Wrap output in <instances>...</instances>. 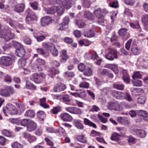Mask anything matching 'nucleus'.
Returning a JSON list of instances; mask_svg holds the SVG:
<instances>
[{"label": "nucleus", "instance_id": "5fc2aeb1", "mask_svg": "<svg viewBox=\"0 0 148 148\" xmlns=\"http://www.w3.org/2000/svg\"><path fill=\"white\" fill-rule=\"evenodd\" d=\"M30 120L26 119H24L21 120L20 121V123L21 125L27 127L28 123V121H30Z\"/></svg>", "mask_w": 148, "mask_h": 148}, {"label": "nucleus", "instance_id": "79ce46f5", "mask_svg": "<svg viewBox=\"0 0 148 148\" xmlns=\"http://www.w3.org/2000/svg\"><path fill=\"white\" fill-rule=\"evenodd\" d=\"M68 25L64 24L63 23L57 26V29L58 30H63L67 28Z\"/></svg>", "mask_w": 148, "mask_h": 148}, {"label": "nucleus", "instance_id": "4468645a", "mask_svg": "<svg viewBox=\"0 0 148 148\" xmlns=\"http://www.w3.org/2000/svg\"><path fill=\"white\" fill-rule=\"evenodd\" d=\"M66 110L71 113L80 114L82 113V110L79 108L74 107H68L66 108Z\"/></svg>", "mask_w": 148, "mask_h": 148}, {"label": "nucleus", "instance_id": "72a5a7b5", "mask_svg": "<svg viewBox=\"0 0 148 148\" xmlns=\"http://www.w3.org/2000/svg\"><path fill=\"white\" fill-rule=\"evenodd\" d=\"M25 87L27 89L32 90H35L36 88V87L29 81H26Z\"/></svg>", "mask_w": 148, "mask_h": 148}, {"label": "nucleus", "instance_id": "c85d7f7f", "mask_svg": "<svg viewBox=\"0 0 148 148\" xmlns=\"http://www.w3.org/2000/svg\"><path fill=\"white\" fill-rule=\"evenodd\" d=\"M130 25L132 28L137 29L139 32H140L141 31V29L139 25V22L138 21H137L134 22L130 23Z\"/></svg>", "mask_w": 148, "mask_h": 148}, {"label": "nucleus", "instance_id": "37998d69", "mask_svg": "<svg viewBox=\"0 0 148 148\" xmlns=\"http://www.w3.org/2000/svg\"><path fill=\"white\" fill-rule=\"evenodd\" d=\"M25 116L26 117H33L35 116V113L33 110H29L26 112L25 114Z\"/></svg>", "mask_w": 148, "mask_h": 148}, {"label": "nucleus", "instance_id": "a19ab883", "mask_svg": "<svg viewBox=\"0 0 148 148\" xmlns=\"http://www.w3.org/2000/svg\"><path fill=\"white\" fill-rule=\"evenodd\" d=\"M94 35V32L92 29L89 30L86 32L84 34V36L87 37H91Z\"/></svg>", "mask_w": 148, "mask_h": 148}, {"label": "nucleus", "instance_id": "cd10ccee", "mask_svg": "<svg viewBox=\"0 0 148 148\" xmlns=\"http://www.w3.org/2000/svg\"><path fill=\"white\" fill-rule=\"evenodd\" d=\"M84 15L85 17L88 20L92 21L95 19L94 16L89 12H85Z\"/></svg>", "mask_w": 148, "mask_h": 148}, {"label": "nucleus", "instance_id": "ddd939ff", "mask_svg": "<svg viewBox=\"0 0 148 148\" xmlns=\"http://www.w3.org/2000/svg\"><path fill=\"white\" fill-rule=\"evenodd\" d=\"M26 127L27 130L31 132L35 130L37 127V124L34 121L30 120Z\"/></svg>", "mask_w": 148, "mask_h": 148}, {"label": "nucleus", "instance_id": "338daca9", "mask_svg": "<svg viewBox=\"0 0 148 148\" xmlns=\"http://www.w3.org/2000/svg\"><path fill=\"white\" fill-rule=\"evenodd\" d=\"M35 38L38 42H41L44 40L45 38V36L40 35L38 36H35Z\"/></svg>", "mask_w": 148, "mask_h": 148}, {"label": "nucleus", "instance_id": "13d9d810", "mask_svg": "<svg viewBox=\"0 0 148 148\" xmlns=\"http://www.w3.org/2000/svg\"><path fill=\"white\" fill-rule=\"evenodd\" d=\"M89 83L87 82H82L79 84V86L80 88H87L89 87Z\"/></svg>", "mask_w": 148, "mask_h": 148}, {"label": "nucleus", "instance_id": "f3484780", "mask_svg": "<svg viewBox=\"0 0 148 148\" xmlns=\"http://www.w3.org/2000/svg\"><path fill=\"white\" fill-rule=\"evenodd\" d=\"M135 132L136 136L139 138H144L147 135L146 132L142 129H137L135 130Z\"/></svg>", "mask_w": 148, "mask_h": 148}, {"label": "nucleus", "instance_id": "774afa93", "mask_svg": "<svg viewBox=\"0 0 148 148\" xmlns=\"http://www.w3.org/2000/svg\"><path fill=\"white\" fill-rule=\"evenodd\" d=\"M4 80L6 82L10 83L12 81V78L11 77L8 75H5L4 77Z\"/></svg>", "mask_w": 148, "mask_h": 148}, {"label": "nucleus", "instance_id": "393cba45", "mask_svg": "<svg viewBox=\"0 0 148 148\" xmlns=\"http://www.w3.org/2000/svg\"><path fill=\"white\" fill-rule=\"evenodd\" d=\"M131 51L132 53L134 55L138 54L140 53V49L136 45H132L131 48Z\"/></svg>", "mask_w": 148, "mask_h": 148}, {"label": "nucleus", "instance_id": "7c9ffc66", "mask_svg": "<svg viewBox=\"0 0 148 148\" xmlns=\"http://www.w3.org/2000/svg\"><path fill=\"white\" fill-rule=\"evenodd\" d=\"M59 72L58 70H56L54 68H52L48 72V75L51 77H52L56 74H59Z\"/></svg>", "mask_w": 148, "mask_h": 148}, {"label": "nucleus", "instance_id": "6e6d98bb", "mask_svg": "<svg viewBox=\"0 0 148 148\" xmlns=\"http://www.w3.org/2000/svg\"><path fill=\"white\" fill-rule=\"evenodd\" d=\"M78 70L80 71H83L86 68V65L83 63H80L78 66Z\"/></svg>", "mask_w": 148, "mask_h": 148}, {"label": "nucleus", "instance_id": "f704fd0d", "mask_svg": "<svg viewBox=\"0 0 148 148\" xmlns=\"http://www.w3.org/2000/svg\"><path fill=\"white\" fill-rule=\"evenodd\" d=\"M120 136L118 133L114 132L112 134L110 139L113 140L118 141L120 140Z\"/></svg>", "mask_w": 148, "mask_h": 148}, {"label": "nucleus", "instance_id": "39448f33", "mask_svg": "<svg viewBox=\"0 0 148 148\" xmlns=\"http://www.w3.org/2000/svg\"><path fill=\"white\" fill-rule=\"evenodd\" d=\"M3 111L5 114L6 115V113L13 115L17 113V111L15 106L10 103L7 104L5 108L3 109Z\"/></svg>", "mask_w": 148, "mask_h": 148}, {"label": "nucleus", "instance_id": "e2e57ef3", "mask_svg": "<svg viewBox=\"0 0 148 148\" xmlns=\"http://www.w3.org/2000/svg\"><path fill=\"white\" fill-rule=\"evenodd\" d=\"M99 108L95 105H93L92 106L91 108L89 110V111L91 112H97L99 111Z\"/></svg>", "mask_w": 148, "mask_h": 148}, {"label": "nucleus", "instance_id": "3c124183", "mask_svg": "<svg viewBox=\"0 0 148 148\" xmlns=\"http://www.w3.org/2000/svg\"><path fill=\"white\" fill-rule=\"evenodd\" d=\"M12 145L13 148H23V147L22 145L16 142L12 143Z\"/></svg>", "mask_w": 148, "mask_h": 148}, {"label": "nucleus", "instance_id": "aec40b11", "mask_svg": "<svg viewBox=\"0 0 148 148\" xmlns=\"http://www.w3.org/2000/svg\"><path fill=\"white\" fill-rule=\"evenodd\" d=\"M119 106V104L117 102H110L108 103V108L110 110H116Z\"/></svg>", "mask_w": 148, "mask_h": 148}, {"label": "nucleus", "instance_id": "2eb2a0df", "mask_svg": "<svg viewBox=\"0 0 148 148\" xmlns=\"http://www.w3.org/2000/svg\"><path fill=\"white\" fill-rule=\"evenodd\" d=\"M112 95L116 99H124V93L116 90L112 91L111 93Z\"/></svg>", "mask_w": 148, "mask_h": 148}, {"label": "nucleus", "instance_id": "5701e85b", "mask_svg": "<svg viewBox=\"0 0 148 148\" xmlns=\"http://www.w3.org/2000/svg\"><path fill=\"white\" fill-rule=\"evenodd\" d=\"M25 9V5L23 3L17 4L14 6V11L18 13L23 12Z\"/></svg>", "mask_w": 148, "mask_h": 148}, {"label": "nucleus", "instance_id": "f8f14e48", "mask_svg": "<svg viewBox=\"0 0 148 148\" xmlns=\"http://www.w3.org/2000/svg\"><path fill=\"white\" fill-rule=\"evenodd\" d=\"M40 25L42 26H45L52 23L51 19L49 16H44L40 19Z\"/></svg>", "mask_w": 148, "mask_h": 148}, {"label": "nucleus", "instance_id": "c03bdc74", "mask_svg": "<svg viewBox=\"0 0 148 148\" xmlns=\"http://www.w3.org/2000/svg\"><path fill=\"white\" fill-rule=\"evenodd\" d=\"M124 99L129 102H131L133 101V99L130 95L128 92L124 93Z\"/></svg>", "mask_w": 148, "mask_h": 148}, {"label": "nucleus", "instance_id": "412c9836", "mask_svg": "<svg viewBox=\"0 0 148 148\" xmlns=\"http://www.w3.org/2000/svg\"><path fill=\"white\" fill-rule=\"evenodd\" d=\"M25 53V51L22 46H20V47L17 49L15 52V54L20 57H23Z\"/></svg>", "mask_w": 148, "mask_h": 148}, {"label": "nucleus", "instance_id": "49530a36", "mask_svg": "<svg viewBox=\"0 0 148 148\" xmlns=\"http://www.w3.org/2000/svg\"><path fill=\"white\" fill-rule=\"evenodd\" d=\"M113 87L114 88L120 90H123L124 89V85L123 84H120L118 83H116L114 84Z\"/></svg>", "mask_w": 148, "mask_h": 148}, {"label": "nucleus", "instance_id": "0eeeda50", "mask_svg": "<svg viewBox=\"0 0 148 148\" xmlns=\"http://www.w3.org/2000/svg\"><path fill=\"white\" fill-rule=\"evenodd\" d=\"M94 13L97 18H98V23L101 25H104V16L102 14V10L100 8L94 11Z\"/></svg>", "mask_w": 148, "mask_h": 148}, {"label": "nucleus", "instance_id": "052dcab7", "mask_svg": "<svg viewBox=\"0 0 148 148\" xmlns=\"http://www.w3.org/2000/svg\"><path fill=\"white\" fill-rule=\"evenodd\" d=\"M6 88L8 93L9 94V96L11 95H12L14 93V90L13 88L12 87L10 86H9L6 87Z\"/></svg>", "mask_w": 148, "mask_h": 148}, {"label": "nucleus", "instance_id": "09e8293b", "mask_svg": "<svg viewBox=\"0 0 148 148\" xmlns=\"http://www.w3.org/2000/svg\"><path fill=\"white\" fill-rule=\"evenodd\" d=\"M134 85L135 86L140 87L142 86V82L140 80H134L132 81Z\"/></svg>", "mask_w": 148, "mask_h": 148}, {"label": "nucleus", "instance_id": "dca6fc26", "mask_svg": "<svg viewBox=\"0 0 148 148\" xmlns=\"http://www.w3.org/2000/svg\"><path fill=\"white\" fill-rule=\"evenodd\" d=\"M84 57L85 58L88 60L92 59L93 60H97L99 58L98 55L96 52L92 53L89 51L86 52L85 53Z\"/></svg>", "mask_w": 148, "mask_h": 148}, {"label": "nucleus", "instance_id": "f03ea898", "mask_svg": "<svg viewBox=\"0 0 148 148\" xmlns=\"http://www.w3.org/2000/svg\"><path fill=\"white\" fill-rule=\"evenodd\" d=\"M14 34L11 32V29L5 26L4 29L0 33V37L4 38L6 41H9L15 37Z\"/></svg>", "mask_w": 148, "mask_h": 148}, {"label": "nucleus", "instance_id": "603ef678", "mask_svg": "<svg viewBox=\"0 0 148 148\" xmlns=\"http://www.w3.org/2000/svg\"><path fill=\"white\" fill-rule=\"evenodd\" d=\"M61 100L65 103L69 102L70 101V96L68 95H64L61 98Z\"/></svg>", "mask_w": 148, "mask_h": 148}, {"label": "nucleus", "instance_id": "473e14b6", "mask_svg": "<svg viewBox=\"0 0 148 148\" xmlns=\"http://www.w3.org/2000/svg\"><path fill=\"white\" fill-rule=\"evenodd\" d=\"M84 75L86 76H89L92 74V70L90 67H88L84 71Z\"/></svg>", "mask_w": 148, "mask_h": 148}, {"label": "nucleus", "instance_id": "9d476101", "mask_svg": "<svg viewBox=\"0 0 148 148\" xmlns=\"http://www.w3.org/2000/svg\"><path fill=\"white\" fill-rule=\"evenodd\" d=\"M45 61L40 59H37L34 63V67L36 70L38 71H42V67L44 65Z\"/></svg>", "mask_w": 148, "mask_h": 148}, {"label": "nucleus", "instance_id": "c756f323", "mask_svg": "<svg viewBox=\"0 0 148 148\" xmlns=\"http://www.w3.org/2000/svg\"><path fill=\"white\" fill-rule=\"evenodd\" d=\"M61 56V61L62 62H65L66 60L69 58V56L67 55L66 52L65 50L62 51V54Z\"/></svg>", "mask_w": 148, "mask_h": 148}, {"label": "nucleus", "instance_id": "ea45409f", "mask_svg": "<svg viewBox=\"0 0 148 148\" xmlns=\"http://www.w3.org/2000/svg\"><path fill=\"white\" fill-rule=\"evenodd\" d=\"M127 29L125 28H123L119 29L118 33L119 36H125L127 34Z\"/></svg>", "mask_w": 148, "mask_h": 148}, {"label": "nucleus", "instance_id": "20e7f679", "mask_svg": "<svg viewBox=\"0 0 148 148\" xmlns=\"http://www.w3.org/2000/svg\"><path fill=\"white\" fill-rule=\"evenodd\" d=\"M45 77V75L43 73H35L30 76V79L36 83L40 84L42 82Z\"/></svg>", "mask_w": 148, "mask_h": 148}, {"label": "nucleus", "instance_id": "4c0bfd02", "mask_svg": "<svg viewBox=\"0 0 148 148\" xmlns=\"http://www.w3.org/2000/svg\"><path fill=\"white\" fill-rule=\"evenodd\" d=\"M36 20V17L35 15H34L28 14L27 16L26 17V21L27 22Z\"/></svg>", "mask_w": 148, "mask_h": 148}, {"label": "nucleus", "instance_id": "c9c22d12", "mask_svg": "<svg viewBox=\"0 0 148 148\" xmlns=\"http://www.w3.org/2000/svg\"><path fill=\"white\" fill-rule=\"evenodd\" d=\"M95 0H93L95 1ZM93 1L92 0H82V2L83 6L87 8H89L90 7V2Z\"/></svg>", "mask_w": 148, "mask_h": 148}, {"label": "nucleus", "instance_id": "6e6552de", "mask_svg": "<svg viewBox=\"0 0 148 148\" xmlns=\"http://www.w3.org/2000/svg\"><path fill=\"white\" fill-rule=\"evenodd\" d=\"M108 52L106 56V58L109 60H113L117 57L116 51L112 48H110L108 49Z\"/></svg>", "mask_w": 148, "mask_h": 148}, {"label": "nucleus", "instance_id": "bf43d9fd", "mask_svg": "<svg viewBox=\"0 0 148 148\" xmlns=\"http://www.w3.org/2000/svg\"><path fill=\"white\" fill-rule=\"evenodd\" d=\"M142 77L141 75L138 71L134 72V74L132 75V77L134 79H135L136 78L140 79L142 78Z\"/></svg>", "mask_w": 148, "mask_h": 148}, {"label": "nucleus", "instance_id": "f257e3e1", "mask_svg": "<svg viewBox=\"0 0 148 148\" xmlns=\"http://www.w3.org/2000/svg\"><path fill=\"white\" fill-rule=\"evenodd\" d=\"M66 0H57V3L59 4L58 5L45 8V10L47 14H53L57 12L58 15L60 16L63 14L65 8L68 9L70 8L69 3L64 2Z\"/></svg>", "mask_w": 148, "mask_h": 148}, {"label": "nucleus", "instance_id": "0e129e2a", "mask_svg": "<svg viewBox=\"0 0 148 148\" xmlns=\"http://www.w3.org/2000/svg\"><path fill=\"white\" fill-rule=\"evenodd\" d=\"M19 65L21 66H23L25 65V60L23 59H19L18 61Z\"/></svg>", "mask_w": 148, "mask_h": 148}, {"label": "nucleus", "instance_id": "9b49d317", "mask_svg": "<svg viewBox=\"0 0 148 148\" xmlns=\"http://www.w3.org/2000/svg\"><path fill=\"white\" fill-rule=\"evenodd\" d=\"M66 88V85L62 84H56L53 88V90L56 92H60L65 90Z\"/></svg>", "mask_w": 148, "mask_h": 148}, {"label": "nucleus", "instance_id": "a18cd8bd", "mask_svg": "<svg viewBox=\"0 0 148 148\" xmlns=\"http://www.w3.org/2000/svg\"><path fill=\"white\" fill-rule=\"evenodd\" d=\"M61 107L59 106L54 107L51 111V112L53 114H57L60 111Z\"/></svg>", "mask_w": 148, "mask_h": 148}, {"label": "nucleus", "instance_id": "e433bc0d", "mask_svg": "<svg viewBox=\"0 0 148 148\" xmlns=\"http://www.w3.org/2000/svg\"><path fill=\"white\" fill-rule=\"evenodd\" d=\"M40 105L42 107L45 108H48L49 107V105L46 103V99L45 98L40 99Z\"/></svg>", "mask_w": 148, "mask_h": 148}, {"label": "nucleus", "instance_id": "423d86ee", "mask_svg": "<svg viewBox=\"0 0 148 148\" xmlns=\"http://www.w3.org/2000/svg\"><path fill=\"white\" fill-rule=\"evenodd\" d=\"M136 65L139 69H146L148 67V59L143 57H140L137 60Z\"/></svg>", "mask_w": 148, "mask_h": 148}, {"label": "nucleus", "instance_id": "1a4fd4ad", "mask_svg": "<svg viewBox=\"0 0 148 148\" xmlns=\"http://www.w3.org/2000/svg\"><path fill=\"white\" fill-rule=\"evenodd\" d=\"M0 63L4 66H8L12 64V61L10 57L3 56L0 59Z\"/></svg>", "mask_w": 148, "mask_h": 148}, {"label": "nucleus", "instance_id": "864d4df0", "mask_svg": "<svg viewBox=\"0 0 148 148\" xmlns=\"http://www.w3.org/2000/svg\"><path fill=\"white\" fill-rule=\"evenodd\" d=\"M1 133L3 136L7 137H10L11 134L10 132L7 130H2Z\"/></svg>", "mask_w": 148, "mask_h": 148}, {"label": "nucleus", "instance_id": "7ed1b4c3", "mask_svg": "<svg viewBox=\"0 0 148 148\" xmlns=\"http://www.w3.org/2000/svg\"><path fill=\"white\" fill-rule=\"evenodd\" d=\"M68 88L71 91L75 92H71L70 94L75 97L83 98L86 96L85 91L84 90L81 89H76L75 87L72 85H69Z\"/></svg>", "mask_w": 148, "mask_h": 148}, {"label": "nucleus", "instance_id": "b1692460", "mask_svg": "<svg viewBox=\"0 0 148 148\" xmlns=\"http://www.w3.org/2000/svg\"><path fill=\"white\" fill-rule=\"evenodd\" d=\"M142 21L144 25L145 29H148V15L145 14L142 16Z\"/></svg>", "mask_w": 148, "mask_h": 148}, {"label": "nucleus", "instance_id": "bb28decb", "mask_svg": "<svg viewBox=\"0 0 148 148\" xmlns=\"http://www.w3.org/2000/svg\"><path fill=\"white\" fill-rule=\"evenodd\" d=\"M47 131L48 132L53 133H57L59 132L60 133V131L63 133L64 132V130L62 128H61L59 129V130H55L52 127H48L47 129Z\"/></svg>", "mask_w": 148, "mask_h": 148}, {"label": "nucleus", "instance_id": "de8ad7c7", "mask_svg": "<svg viewBox=\"0 0 148 148\" xmlns=\"http://www.w3.org/2000/svg\"><path fill=\"white\" fill-rule=\"evenodd\" d=\"M146 98L145 96H141L137 99V102L139 104H143L145 102Z\"/></svg>", "mask_w": 148, "mask_h": 148}, {"label": "nucleus", "instance_id": "58836bf2", "mask_svg": "<svg viewBox=\"0 0 148 148\" xmlns=\"http://www.w3.org/2000/svg\"><path fill=\"white\" fill-rule=\"evenodd\" d=\"M0 95L4 97H9V94L8 93L6 88L4 89H0Z\"/></svg>", "mask_w": 148, "mask_h": 148}, {"label": "nucleus", "instance_id": "69168bd1", "mask_svg": "<svg viewBox=\"0 0 148 148\" xmlns=\"http://www.w3.org/2000/svg\"><path fill=\"white\" fill-rule=\"evenodd\" d=\"M98 117L101 122L103 123H106L108 119L106 118H104L102 116L98 114L97 115Z\"/></svg>", "mask_w": 148, "mask_h": 148}, {"label": "nucleus", "instance_id": "6ab92c4d", "mask_svg": "<svg viewBox=\"0 0 148 148\" xmlns=\"http://www.w3.org/2000/svg\"><path fill=\"white\" fill-rule=\"evenodd\" d=\"M117 121L119 123L125 125H128L130 123V120L126 117H119Z\"/></svg>", "mask_w": 148, "mask_h": 148}, {"label": "nucleus", "instance_id": "4d7b16f0", "mask_svg": "<svg viewBox=\"0 0 148 148\" xmlns=\"http://www.w3.org/2000/svg\"><path fill=\"white\" fill-rule=\"evenodd\" d=\"M110 69L116 74H117L119 73V70L117 66L114 64H112Z\"/></svg>", "mask_w": 148, "mask_h": 148}, {"label": "nucleus", "instance_id": "8fccbe9b", "mask_svg": "<svg viewBox=\"0 0 148 148\" xmlns=\"http://www.w3.org/2000/svg\"><path fill=\"white\" fill-rule=\"evenodd\" d=\"M76 23L79 28H82L85 25V24L84 22L82 21L81 20H76Z\"/></svg>", "mask_w": 148, "mask_h": 148}, {"label": "nucleus", "instance_id": "a211bd4d", "mask_svg": "<svg viewBox=\"0 0 148 148\" xmlns=\"http://www.w3.org/2000/svg\"><path fill=\"white\" fill-rule=\"evenodd\" d=\"M60 117L64 121L70 122L71 121L72 119V117L67 113H62L60 115Z\"/></svg>", "mask_w": 148, "mask_h": 148}, {"label": "nucleus", "instance_id": "a878e982", "mask_svg": "<svg viewBox=\"0 0 148 148\" xmlns=\"http://www.w3.org/2000/svg\"><path fill=\"white\" fill-rule=\"evenodd\" d=\"M122 73L123 74L122 78L123 80L127 84H128L130 81V78L127 71L125 70H123Z\"/></svg>", "mask_w": 148, "mask_h": 148}, {"label": "nucleus", "instance_id": "4be33fe9", "mask_svg": "<svg viewBox=\"0 0 148 148\" xmlns=\"http://www.w3.org/2000/svg\"><path fill=\"white\" fill-rule=\"evenodd\" d=\"M42 45L43 48L50 51L55 46L54 44L49 42L47 43L43 42Z\"/></svg>", "mask_w": 148, "mask_h": 148}, {"label": "nucleus", "instance_id": "680f3d73", "mask_svg": "<svg viewBox=\"0 0 148 148\" xmlns=\"http://www.w3.org/2000/svg\"><path fill=\"white\" fill-rule=\"evenodd\" d=\"M50 52L51 54L54 56H58V52L57 49H56L55 46L54 48L52 49Z\"/></svg>", "mask_w": 148, "mask_h": 148}, {"label": "nucleus", "instance_id": "2f4dec72", "mask_svg": "<svg viewBox=\"0 0 148 148\" xmlns=\"http://www.w3.org/2000/svg\"><path fill=\"white\" fill-rule=\"evenodd\" d=\"M75 126L77 129L80 130H82L84 128V126L81 123L80 120H75L74 122Z\"/></svg>", "mask_w": 148, "mask_h": 148}]
</instances>
